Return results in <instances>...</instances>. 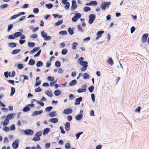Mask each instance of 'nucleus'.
Listing matches in <instances>:
<instances>
[{
	"mask_svg": "<svg viewBox=\"0 0 149 149\" xmlns=\"http://www.w3.org/2000/svg\"><path fill=\"white\" fill-rule=\"evenodd\" d=\"M84 60V58L83 57H81L79 58L78 60L79 64L83 66L81 69V70L82 72L86 70L88 66L87 62V61H83Z\"/></svg>",
	"mask_w": 149,
	"mask_h": 149,
	"instance_id": "nucleus-1",
	"label": "nucleus"
},
{
	"mask_svg": "<svg viewBox=\"0 0 149 149\" xmlns=\"http://www.w3.org/2000/svg\"><path fill=\"white\" fill-rule=\"evenodd\" d=\"M111 2L109 1L104 2L101 5V8L102 9L104 10L107 7L109 8V6Z\"/></svg>",
	"mask_w": 149,
	"mask_h": 149,
	"instance_id": "nucleus-2",
	"label": "nucleus"
},
{
	"mask_svg": "<svg viewBox=\"0 0 149 149\" xmlns=\"http://www.w3.org/2000/svg\"><path fill=\"white\" fill-rule=\"evenodd\" d=\"M95 15L93 14H91L89 16V23L91 24L94 22L95 19Z\"/></svg>",
	"mask_w": 149,
	"mask_h": 149,
	"instance_id": "nucleus-3",
	"label": "nucleus"
},
{
	"mask_svg": "<svg viewBox=\"0 0 149 149\" xmlns=\"http://www.w3.org/2000/svg\"><path fill=\"white\" fill-rule=\"evenodd\" d=\"M19 140L16 139L15 141L13 142L12 144V147L14 149H16L18 147L19 145Z\"/></svg>",
	"mask_w": 149,
	"mask_h": 149,
	"instance_id": "nucleus-4",
	"label": "nucleus"
},
{
	"mask_svg": "<svg viewBox=\"0 0 149 149\" xmlns=\"http://www.w3.org/2000/svg\"><path fill=\"white\" fill-rule=\"evenodd\" d=\"M82 88H79L77 90V92L79 93H81L83 92H85L86 91V85H84L82 87Z\"/></svg>",
	"mask_w": 149,
	"mask_h": 149,
	"instance_id": "nucleus-5",
	"label": "nucleus"
},
{
	"mask_svg": "<svg viewBox=\"0 0 149 149\" xmlns=\"http://www.w3.org/2000/svg\"><path fill=\"white\" fill-rule=\"evenodd\" d=\"M148 36V33L144 34L142 37V42L143 43L146 42L147 40V38Z\"/></svg>",
	"mask_w": 149,
	"mask_h": 149,
	"instance_id": "nucleus-6",
	"label": "nucleus"
},
{
	"mask_svg": "<svg viewBox=\"0 0 149 149\" xmlns=\"http://www.w3.org/2000/svg\"><path fill=\"white\" fill-rule=\"evenodd\" d=\"M24 133L27 135H32L33 133V131L31 129H26L24 131Z\"/></svg>",
	"mask_w": 149,
	"mask_h": 149,
	"instance_id": "nucleus-7",
	"label": "nucleus"
},
{
	"mask_svg": "<svg viewBox=\"0 0 149 149\" xmlns=\"http://www.w3.org/2000/svg\"><path fill=\"white\" fill-rule=\"evenodd\" d=\"M72 112V110L71 109L68 108L65 109L63 113L66 114H69Z\"/></svg>",
	"mask_w": 149,
	"mask_h": 149,
	"instance_id": "nucleus-8",
	"label": "nucleus"
},
{
	"mask_svg": "<svg viewBox=\"0 0 149 149\" xmlns=\"http://www.w3.org/2000/svg\"><path fill=\"white\" fill-rule=\"evenodd\" d=\"M82 98L81 97L77 98L75 100V102L74 103L75 104V105L80 104V102L82 101Z\"/></svg>",
	"mask_w": 149,
	"mask_h": 149,
	"instance_id": "nucleus-9",
	"label": "nucleus"
},
{
	"mask_svg": "<svg viewBox=\"0 0 149 149\" xmlns=\"http://www.w3.org/2000/svg\"><path fill=\"white\" fill-rule=\"evenodd\" d=\"M104 33V31H99L97 33V37L96 38L97 40H98L99 38L102 36V34Z\"/></svg>",
	"mask_w": 149,
	"mask_h": 149,
	"instance_id": "nucleus-10",
	"label": "nucleus"
},
{
	"mask_svg": "<svg viewBox=\"0 0 149 149\" xmlns=\"http://www.w3.org/2000/svg\"><path fill=\"white\" fill-rule=\"evenodd\" d=\"M9 123V120L8 119L6 118L3 122H1V124H2L4 126H6Z\"/></svg>",
	"mask_w": 149,
	"mask_h": 149,
	"instance_id": "nucleus-11",
	"label": "nucleus"
},
{
	"mask_svg": "<svg viewBox=\"0 0 149 149\" xmlns=\"http://www.w3.org/2000/svg\"><path fill=\"white\" fill-rule=\"evenodd\" d=\"M42 112L43 111L42 110H40L39 111H35L32 113V115L33 116H35L41 114Z\"/></svg>",
	"mask_w": 149,
	"mask_h": 149,
	"instance_id": "nucleus-12",
	"label": "nucleus"
},
{
	"mask_svg": "<svg viewBox=\"0 0 149 149\" xmlns=\"http://www.w3.org/2000/svg\"><path fill=\"white\" fill-rule=\"evenodd\" d=\"M70 125L69 122H66L65 125V127L67 131H68L70 130Z\"/></svg>",
	"mask_w": 149,
	"mask_h": 149,
	"instance_id": "nucleus-13",
	"label": "nucleus"
},
{
	"mask_svg": "<svg viewBox=\"0 0 149 149\" xmlns=\"http://www.w3.org/2000/svg\"><path fill=\"white\" fill-rule=\"evenodd\" d=\"M58 120L57 118H52L49 120V121L52 122L53 123H56L58 122Z\"/></svg>",
	"mask_w": 149,
	"mask_h": 149,
	"instance_id": "nucleus-14",
	"label": "nucleus"
},
{
	"mask_svg": "<svg viewBox=\"0 0 149 149\" xmlns=\"http://www.w3.org/2000/svg\"><path fill=\"white\" fill-rule=\"evenodd\" d=\"M107 62L111 65H112L113 64V61L111 58H108Z\"/></svg>",
	"mask_w": 149,
	"mask_h": 149,
	"instance_id": "nucleus-15",
	"label": "nucleus"
},
{
	"mask_svg": "<svg viewBox=\"0 0 149 149\" xmlns=\"http://www.w3.org/2000/svg\"><path fill=\"white\" fill-rule=\"evenodd\" d=\"M45 93L49 97H51L53 96V93L51 91L47 90L45 91Z\"/></svg>",
	"mask_w": 149,
	"mask_h": 149,
	"instance_id": "nucleus-16",
	"label": "nucleus"
},
{
	"mask_svg": "<svg viewBox=\"0 0 149 149\" xmlns=\"http://www.w3.org/2000/svg\"><path fill=\"white\" fill-rule=\"evenodd\" d=\"M21 50L20 49H16L14 50L12 52V54H15L19 53Z\"/></svg>",
	"mask_w": 149,
	"mask_h": 149,
	"instance_id": "nucleus-17",
	"label": "nucleus"
},
{
	"mask_svg": "<svg viewBox=\"0 0 149 149\" xmlns=\"http://www.w3.org/2000/svg\"><path fill=\"white\" fill-rule=\"evenodd\" d=\"M76 1L75 0H73L72 1V8L74 9L77 8V6L76 4Z\"/></svg>",
	"mask_w": 149,
	"mask_h": 149,
	"instance_id": "nucleus-18",
	"label": "nucleus"
},
{
	"mask_svg": "<svg viewBox=\"0 0 149 149\" xmlns=\"http://www.w3.org/2000/svg\"><path fill=\"white\" fill-rule=\"evenodd\" d=\"M83 117L82 114H79L76 116L75 118L77 120H80Z\"/></svg>",
	"mask_w": 149,
	"mask_h": 149,
	"instance_id": "nucleus-19",
	"label": "nucleus"
},
{
	"mask_svg": "<svg viewBox=\"0 0 149 149\" xmlns=\"http://www.w3.org/2000/svg\"><path fill=\"white\" fill-rule=\"evenodd\" d=\"M61 93V91L58 89L56 90L54 92V94L56 96L59 95Z\"/></svg>",
	"mask_w": 149,
	"mask_h": 149,
	"instance_id": "nucleus-20",
	"label": "nucleus"
},
{
	"mask_svg": "<svg viewBox=\"0 0 149 149\" xmlns=\"http://www.w3.org/2000/svg\"><path fill=\"white\" fill-rule=\"evenodd\" d=\"M30 109L29 107V106H27L23 108V111L24 112H27L30 111Z\"/></svg>",
	"mask_w": 149,
	"mask_h": 149,
	"instance_id": "nucleus-21",
	"label": "nucleus"
},
{
	"mask_svg": "<svg viewBox=\"0 0 149 149\" xmlns=\"http://www.w3.org/2000/svg\"><path fill=\"white\" fill-rule=\"evenodd\" d=\"M77 81L76 80L74 79L72 80L71 82L69 84L70 86H72L75 85L76 84Z\"/></svg>",
	"mask_w": 149,
	"mask_h": 149,
	"instance_id": "nucleus-22",
	"label": "nucleus"
},
{
	"mask_svg": "<svg viewBox=\"0 0 149 149\" xmlns=\"http://www.w3.org/2000/svg\"><path fill=\"white\" fill-rule=\"evenodd\" d=\"M16 44L14 42H10L9 43L8 45L11 47H14L16 46Z\"/></svg>",
	"mask_w": 149,
	"mask_h": 149,
	"instance_id": "nucleus-23",
	"label": "nucleus"
},
{
	"mask_svg": "<svg viewBox=\"0 0 149 149\" xmlns=\"http://www.w3.org/2000/svg\"><path fill=\"white\" fill-rule=\"evenodd\" d=\"M56 115V111H52L50 112L49 114V116L51 117H54Z\"/></svg>",
	"mask_w": 149,
	"mask_h": 149,
	"instance_id": "nucleus-24",
	"label": "nucleus"
},
{
	"mask_svg": "<svg viewBox=\"0 0 149 149\" xmlns=\"http://www.w3.org/2000/svg\"><path fill=\"white\" fill-rule=\"evenodd\" d=\"M50 131V129L49 128H47L45 129L44 131L43 134H45L48 133Z\"/></svg>",
	"mask_w": 149,
	"mask_h": 149,
	"instance_id": "nucleus-25",
	"label": "nucleus"
},
{
	"mask_svg": "<svg viewBox=\"0 0 149 149\" xmlns=\"http://www.w3.org/2000/svg\"><path fill=\"white\" fill-rule=\"evenodd\" d=\"M13 114L12 113H10L8 114L6 117V118L8 119L9 120L10 119L13 117Z\"/></svg>",
	"mask_w": 149,
	"mask_h": 149,
	"instance_id": "nucleus-26",
	"label": "nucleus"
},
{
	"mask_svg": "<svg viewBox=\"0 0 149 149\" xmlns=\"http://www.w3.org/2000/svg\"><path fill=\"white\" fill-rule=\"evenodd\" d=\"M68 31L69 33L71 35H72L74 33L73 30L70 27H69L68 28Z\"/></svg>",
	"mask_w": 149,
	"mask_h": 149,
	"instance_id": "nucleus-27",
	"label": "nucleus"
},
{
	"mask_svg": "<svg viewBox=\"0 0 149 149\" xmlns=\"http://www.w3.org/2000/svg\"><path fill=\"white\" fill-rule=\"evenodd\" d=\"M22 34V33L21 32H18L15 33H14V35L15 37H17L19 36H21Z\"/></svg>",
	"mask_w": 149,
	"mask_h": 149,
	"instance_id": "nucleus-28",
	"label": "nucleus"
},
{
	"mask_svg": "<svg viewBox=\"0 0 149 149\" xmlns=\"http://www.w3.org/2000/svg\"><path fill=\"white\" fill-rule=\"evenodd\" d=\"M35 63V61L32 59H31L29 62V64L30 65H33Z\"/></svg>",
	"mask_w": 149,
	"mask_h": 149,
	"instance_id": "nucleus-29",
	"label": "nucleus"
},
{
	"mask_svg": "<svg viewBox=\"0 0 149 149\" xmlns=\"http://www.w3.org/2000/svg\"><path fill=\"white\" fill-rule=\"evenodd\" d=\"M63 21L62 20H59L58 22H57L55 23V25L56 26H58L60 25L63 23Z\"/></svg>",
	"mask_w": 149,
	"mask_h": 149,
	"instance_id": "nucleus-30",
	"label": "nucleus"
},
{
	"mask_svg": "<svg viewBox=\"0 0 149 149\" xmlns=\"http://www.w3.org/2000/svg\"><path fill=\"white\" fill-rule=\"evenodd\" d=\"M91 8L90 7L88 6L85 7L83 9L84 10L85 12H87L90 10Z\"/></svg>",
	"mask_w": 149,
	"mask_h": 149,
	"instance_id": "nucleus-31",
	"label": "nucleus"
},
{
	"mask_svg": "<svg viewBox=\"0 0 149 149\" xmlns=\"http://www.w3.org/2000/svg\"><path fill=\"white\" fill-rule=\"evenodd\" d=\"M43 63L42 61H39L37 62L36 65L38 67H41L43 65Z\"/></svg>",
	"mask_w": 149,
	"mask_h": 149,
	"instance_id": "nucleus-32",
	"label": "nucleus"
},
{
	"mask_svg": "<svg viewBox=\"0 0 149 149\" xmlns=\"http://www.w3.org/2000/svg\"><path fill=\"white\" fill-rule=\"evenodd\" d=\"M55 65L57 67H60L61 65V62L59 61H56L55 62Z\"/></svg>",
	"mask_w": 149,
	"mask_h": 149,
	"instance_id": "nucleus-33",
	"label": "nucleus"
},
{
	"mask_svg": "<svg viewBox=\"0 0 149 149\" xmlns=\"http://www.w3.org/2000/svg\"><path fill=\"white\" fill-rule=\"evenodd\" d=\"M83 77L85 79H88L89 78V76L87 73H85L84 74Z\"/></svg>",
	"mask_w": 149,
	"mask_h": 149,
	"instance_id": "nucleus-34",
	"label": "nucleus"
},
{
	"mask_svg": "<svg viewBox=\"0 0 149 149\" xmlns=\"http://www.w3.org/2000/svg\"><path fill=\"white\" fill-rule=\"evenodd\" d=\"M42 134V132L41 131H39L37 132L36 134V136H38L39 137L41 136Z\"/></svg>",
	"mask_w": 149,
	"mask_h": 149,
	"instance_id": "nucleus-35",
	"label": "nucleus"
},
{
	"mask_svg": "<svg viewBox=\"0 0 149 149\" xmlns=\"http://www.w3.org/2000/svg\"><path fill=\"white\" fill-rule=\"evenodd\" d=\"M94 87L93 86H91L88 88V89L89 92L91 93H92L93 92L94 90Z\"/></svg>",
	"mask_w": 149,
	"mask_h": 149,
	"instance_id": "nucleus-36",
	"label": "nucleus"
},
{
	"mask_svg": "<svg viewBox=\"0 0 149 149\" xmlns=\"http://www.w3.org/2000/svg\"><path fill=\"white\" fill-rule=\"evenodd\" d=\"M39 49V47H36L34 48L33 49L31 52V53H33L37 51Z\"/></svg>",
	"mask_w": 149,
	"mask_h": 149,
	"instance_id": "nucleus-37",
	"label": "nucleus"
},
{
	"mask_svg": "<svg viewBox=\"0 0 149 149\" xmlns=\"http://www.w3.org/2000/svg\"><path fill=\"white\" fill-rule=\"evenodd\" d=\"M41 35L44 38H45L47 36V34L46 33H45L44 31H42L41 32Z\"/></svg>",
	"mask_w": 149,
	"mask_h": 149,
	"instance_id": "nucleus-38",
	"label": "nucleus"
},
{
	"mask_svg": "<svg viewBox=\"0 0 149 149\" xmlns=\"http://www.w3.org/2000/svg\"><path fill=\"white\" fill-rule=\"evenodd\" d=\"M65 147L66 149H69L70 148V143H68L65 145Z\"/></svg>",
	"mask_w": 149,
	"mask_h": 149,
	"instance_id": "nucleus-39",
	"label": "nucleus"
},
{
	"mask_svg": "<svg viewBox=\"0 0 149 149\" xmlns=\"http://www.w3.org/2000/svg\"><path fill=\"white\" fill-rule=\"evenodd\" d=\"M13 24H10L8 25L7 31H9L13 27Z\"/></svg>",
	"mask_w": 149,
	"mask_h": 149,
	"instance_id": "nucleus-40",
	"label": "nucleus"
},
{
	"mask_svg": "<svg viewBox=\"0 0 149 149\" xmlns=\"http://www.w3.org/2000/svg\"><path fill=\"white\" fill-rule=\"evenodd\" d=\"M68 52V50L66 49H63L62 51V54L63 55H65Z\"/></svg>",
	"mask_w": 149,
	"mask_h": 149,
	"instance_id": "nucleus-41",
	"label": "nucleus"
},
{
	"mask_svg": "<svg viewBox=\"0 0 149 149\" xmlns=\"http://www.w3.org/2000/svg\"><path fill=\"white\" fill-rule=\"evenodd\" d=\"M19 16V15H18V14L14 15L12 16V17H11V18H10V20H11L15 19Z\"/></svg>",
	"mask_w": 149,
	"mask_h": 149,
	"instance_id": "nucleus-42",
	"label": "nucleus"
},
{
	"mask_svg": "<svg viewBox=\"0 0 149 149\" xmlns=\"http://www.w3.org/2000/svg\"><path fill=\"white\" fill-rule=\"evenodd\" d=\"M46 7L48 8V9H51V8L53 7V6L52 4V3H49L48 4H46Z\"/></svg>",
	"mask_w": 149,
	"mask_h": 149,
	"instance_id": "nucleus-43",
	"label": "nucleus"
},
{
	"mask_svg": "<svg viewBox=\"0 0 149 149\" xmlns=\"http://www.w3.org/2000/svg\"><path fill=\"white\" fill-rule=\"evenodd\" d=\"M81 16V14L79 13H77L75 14V16L78 19L80 18Z\"/></svg>",
	"mask_w": 149,
	"mask_h": 149,
	"instance_id": "nucleus-44",
	"label": "nucleus"
},
{
	"mask_svg": "<svg viewBox=\"0 0 149 149\" xmlns=\"http://www.w3.org/2000/svg\"><path fill=\"white\" fill-rule=\"evenodd\" d=\"M15 92V89L14 87H12L11 88V93L10 95H12Z\"/></svg>",
	"mask_w": 149,
	"mask_h": 149,
	"instance_id": "nucleus-45",
	"label": "nucleus"
},
{
	"mask_svg": "<svg viewBox=\"0 0 149 149\" xmlns=\"http://www.w3.org/2000/svg\"><path fill=\"white\" fill-rule=\"evenodd\" d=\"M40 139V137L36 136L34 137L32 140L35 141H37L39 140Z\"/></svg>",
	"mask_w": 149,
	"mask_h": 149,
	"instance_id": "nucleus-46",
	"label": "nucleus"
},
{
	"mask_svg": "<svg viewBox=\"0 0 149 149\" xmlns=\"http://www.w3.org/2000/svg\"><path fill=\"white\" fill-rule=\"evenodd\" d=\"M77 28H78V30L80 31H81V32H83V29H82V27H81V26L80 25H78L77 26Z\"/></svg>",
	"mask_w": 149,
	"mask_h": 149,
	"instance_id": "nucleus-47",
	"label": "nucleus"
},
{
	"mask_svg": "<svg viewBox=\"0 0 149 149\" xmlns=\"http://www.w3.org/2000/svg\"><path fill=\"white\" fill-rule=\"evenodd\" d=\"M91 5H93L94 6H96L97 4V2L96 1H91Z\"/></svg>",
	"mask_w": 149,
	"mask_h": 149,
	"instance_id": "nucleus-48",
	"label": "nucleus"
},
{
	"mask_svg": "<svg viewBox=\"0 0 149 149\" xmlns=\"http://www.w3.org/2000/svg\"><path fill=\"white\" fill-rule=\"evenodd\" d=\"M52 108L53 107H49L46 108L45 110L47 111H49L52 109Z\"/></svg>",
	"mask_w": 149,
	"mask_h": 149,
	"instance_id": "nucleus-49",
	"label": "nucleus"
},
{
	"mask_svg": "<svg viewBox=\"0 0 149 149\" xmlns=\"http://www.w3.org/2000/svg\"><path fill=\"white\" fill-rule=\"evenodd\" d=\"M70 6V3L69 2H66V5L65 6V8L66 9H68Z\"/></svg>",
	"mask_w": 149,
	"mask_h": 149,
	"instance_id": "nucleus-50",
	"label": "nucleus"
},
{
	"mask_svg": "<svg viewBox=\"0 0 149 149\" xmlns=\"http://www.w3.org/2000/svg\"><path fill=\"white\" fill-rule=\"evenodd\" d=\"M37 103L42 107H43L44 105V103L42 102H40L39 101L37 100Z\"/></svg>",
	"mask_w": 149,
	"mask_h": 149,
	"instance_id": "nucleus-51",
	"label": "nucleus"
},
{
	"mask_svg": "<svg viewBox=\"0 0 149 149\" xmlns=\"http://www.w3.org/2000/svg\"><path fill=\"white\" fill-rule=\"evenodd\" d=\"M3 130L7 132L10 130V128L8 127L5 126L3 128Z\"/></svg>",
	"mask_w": 149,
	"mask_h": 149,
	"instance_id": "nucleus-52",
	"label": "nucleus"
},
{
	"mask_svg": "<svg viewBox=\"0 0 149 149\" xmlns=\"http://www.w3.org/2000/svg\"><path fill=\"white\" fill-rule=\"evenodd\" d=\"M47 79L49 81H53L54 80V77L50 76L48 77Z\"/></svg>",
	"mask_w": 149,
	"mask_h": 149,
	"instance_id": "nucleus-53",
	"label": "nucleus"
},
{
	"mask_svg": "<svg viewBox=\"0 0 149 149\" xmlns=\"http://www.w3.org/2000/svg\"><path fill=\"white\" fill-rule=\"evenodd\" d=\"M60 34H61L62 35H66L67 34V32L66 31H60L59 32Z\"/></svg>",
	"mask_w": 149,
	"mask_h": 149,
	"instance_id": "nucleus-54",
	"label": "nucleus"
},
{
	"mask_svg": "<svg viewBox=\"0 0 149 149\" xmlns=\"http://www.w3.org/2000/svg\"><path fill=\"white\" fill-rule=\"evenodd\" d=\"M42 90L40 87H38L37 88H36L35 90V91L36 92H40Z\"/></svg>",
	"mask_w": 149,
	"mask_h": 149,
	"instance_id": "nucleus-55",
	"label": "nucleus"
},
{
	"mask_svg": "<svg viewBox=\"0 0 149 149\" xmlns=\"http://www.w3.org/2000/svg\"><path fill=\"white\" fill-rule=\"evenodd\" d=\"M38 37V35L36 34H33L31 36V38H36Z\"/></svg>",
	"mask_w": 149,
	"mask_h": 149,
	"instance_id": "nucleus-56",
	"label": "nucleus"
},
{
	"mask_svg": "<svg viewBox=\"0 0 149 149\" xmlns=\"http://www.w3.org/2000/svg\"><path fill=\"white\" fill-rule=\"evenodd\" d=\"M18 69H21L23 68L24 66L23 64H19L18 65Z\"/></svg>",
	"mask_w": 149,
	"mask_h": 149,
	"instance_id": "nucleus-57",
	"label": "nucleus"
},
{
	"mask_svg": "<svg viewBox=\"0 0 149 149\" xmlns=\"http://www.w3.org/2000/svg\"><path fill=\"white\" fill-rule=\"evenodd\" d=\"M39 12V9L37 8H35L33 9V12L34 13H38Z\"/></svg>",
	"mask_w": 149,
	"mask_h": 149,
	"instance_id": "nucleus-58",
	"label": "nucleus"
},
{
	"mask_svg": "<svg viewBox=\"0 0 149 149\" xmlns=\"http://www.w3.org/2000/svg\"><path fill=\"white\" fill-rule=\"evenodd\" d=\"M83 132H80L79 133L77 134L75 136L76 137H77V139H78L80 135L83 133Z\"/></svg>",
	"mask_w": 149,
	"mask_h": 149,
	"instance_id": "nucleus-59",
	"label": "nucleus"
},
{
	"mask_svg": "<svg viewBox=\"0 0 149 149\" xmlns=\"http://www.w3.org/2000/svg\"><path fill=\"white\" fill-rule=\"evenodd\" d=\"M41 52V50L40 49L38 52V53L36 54L35 55H34V57H38V56H39L40 55V54Z\"/></svg>",
	"mask_w": 149,
	"mask_h": 149,
	"instance_id": "nucleus-60",
	"label": "nucleus"
},
{
	"mask_svg": "<svg viewBox=\"0 0 149 149\" xmlns=\"http://www.w3.org/2000/svg\"><path fill=\"white\" fill-rule=\"evenodd\" d=\"M41 81L40 80H38L37 81L35 84V86H39L41 84Z\"/></svg>",
	"mask_w": 149,
	"mask_h": 149,
	"instance_id": "nucleus-61",
	"label": "nucleus"
},
{
	"mask_svg": "<svg viewBox=\"0 0 149 149\" xmlns=\"http://www.w3.org/2000/svg\"><path fill=\"white\" fill-rule=\"evenodd\" d=\"M28 44L29 46L31 47H33L35 45V43L33 42H29Z\"/></svg>",
	"mask_w": 149,
	"mask_h": 149,
	"instance_id": "nucleus-62",
	"label": "nucleus"
},
{
	"mask_svg": "<svg viewBox=\"0 0 149 149\" xmlns=\"http://www.w3.org/2000/svg\"><path fill=\"white\" fill-rule=\"evenodd\" d=\"M8 5L7 4H3L1 6V8L3 9L8 7Z\"/></svg>",
	"mask_w": 149,
	"mask_h": 149,
	"instance_id": "nucleus-63",
	"label": "nucleus"
},
{
	"mask_svg": "<svg viewBox=\"0 0 149 149\" xmlns=\"http://www.w3.org/2000/svg\"><path fill=\"white\" fill-rule=\"evenodd\" d=\"M60 129L61 130V132L62 133L64 134L65 133V131L63 130V127L61 126L60 127Z\"/></svg>",
	"mask_w": 149,
	"mask_h": 149,
	"instance_id": "nucleus-64",
	"label": "nucleus"
}]
</instances>
